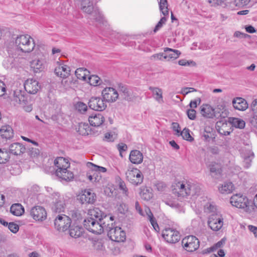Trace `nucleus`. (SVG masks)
Returning a JSON list of instances; mask_svg holds the SVG:
<instances>
[{"mask_svg": "<svg viewBox=\"0 0 257 257\" xmlns=\"http://www.w3.org/2000/svg\"><path fill=\"white\" fill-rule=\"evenodd\" d=\"M173 187L174 193L178 196H194L198 195L200 191V188L198 185L187 180L175 183L173 185Z\"/></svg>", "mask_w": 257, "mask_h": 257, "instance_id": "1", "label": "nucleus"}, {"mask_svg": "<svg viewBox=\"0 0 257 257\" xmlns=\"http://www.w3.org/2000/svg\"><path fill=\"white\" fill-rule=\"evenodd\" d=\"M54 165L57 168L55 174L58 178L66 181H70L73 179V173L68 170L70 167V163L67 159L63 157H57L54 161Z\"/></svg>", "mask_w": 257, "mask_h": 257, "instance_id": "2", "label": "nucleus"}, {"mask_svg": "<svg viewBox=\"0 0 257 257\" xmlns=\"http://www.w3.org/2000/svg\"><path fill=\"white\" fill-rule=\"evenodd\" d=\"M15 43L23 53L31 52L35 46L34 39L29 35H21L18 36L15 40Z\"/></svg>", "mask_w": 257, "mask_h": 257, "instance_id": "3", "label": "nucleus"}, {"mask_svg": "<svg viewBox=\"0 0 257 257\" xmlns=\"http://www.w3.org/2000/svg\"><path fill=\"white\" fill-rule=\"evenodd\" d=\"M84 226L87 230L95 234H101L106 227L105 222H100L92 217L84 219Z\"/></svg>", "mask_w": 257, "mask_h": 257, "instance_id": "4", "label": "nucleus"}, {"mask_svg": "<svg viewBox=\"0 0 257 257\" xmlns=\"http://www.w3.org/2000/svg\"><path fill=\"white\" fill-rule=\"evenodd\" d=\"M109 238L115 242H122L125 239V233L119 227L115 226L111 223V225L107 224L105 229Z\"/></svg>", "mask_w": 257, "mask_h": 257, "instance_id": "5", "label": "nucleus"}, {"mask_svg": "<svg viewBox=\"0 0 257 257\" xmlns=\"http://www.w3.org/2000/svg\"><path fill=\"white\" fill-rule=\"evenodd\" d=\"M125 175L127 180L134 186H138L143 182L144 176L141 171L137 168L130 166Z\"/></svg>", "mask_w": 257, "mask_h": 257, "instance_id": "6", "label": "nucleus"}, {"mask_svg": "<svg viewBox=\"0 0 257 257\" xmlns=\"http://www.w3.org/2000/svg\"><path fill=\"white\" fill-rule=\"evenodd\" d=\"M231 205L238 208L243 209L246 212L249 210L248 198L240 194H236L232 196L230 199Z\"/></svg>", "mask_w": 257, "mask_h": 257, "instance_id": "7", "label": "nucleus"}, {"mask_svg": "<svg viewBox=\"0 0 257 257\" xmlns=\"http://www.w3.org/2000/svg\"><path fill=\"white\" fill-rule=\"evenodd\" d=\"M77 199L81 204H93L96 200V195L90 189H84L77 196Z\"/></svg>", "mask_w": 257, "mask_h": 257, "instance_id": "8", "label": "nucleus"}, {"mask_svg": "<svg viewBox=\"0 0 257 257\" xmlns=\"http://www.w3.org/2000/svg\"><path fill=\"white\" fill-rule=\"evenodd\" d=\"M71 219L70 217L64 215H58L54 220L55 228L59 231L64 232L70 227Z\"/></svg>", "mask_w": 257, "mask_h": 257, "instance_id": "9", "label": "nucleus"}, {"mask_svg": "<svg viewBox=\"0 0 257 257\" xmlns=\"http://www.w3.org/2000/svg\"><path fill=\"white\" fill-rule=\"evenodd\" d=\"M182 245L186 250L192 252L199 248V241L196 236L188 235L182 239Z\"/></svg>", "mask_w": 257, "mask_h": 257, "instance_id": "10", "label": "nucleus"}, {"mask_svg": "<svg viewBox=\"0 0 257 257\" xmlns=\"http://www.w3.org/2000/svg\"><path fill=\"white\" fill-rule=\"evenodd\" d=\"M162 236L164 239L170 243H175L180 239V234L176 229L172 228H166L162 231Z\"/></svg>", "mask_w": 257, "mask_h": 257, "instance_id": "11", "label": "nucleus"}, {"mask_svg": "<svg viewBox=\"0 0 257 257\" xmlns=\"http://www.w3.org/2000/svg\"><path fill=\"white\" fill-rule=\"evenodd\" d=\"M208 225L209 228L214 231L219 230L223 224V218L221 215L218 213L211 214L208 220Z\"/></svg>", "mask_w": 257, "mask_h": 257, "instance_id": "12", "label": "nucleus"}, {"mask_svg": "<svg viewBox=\"0 0 257 257\" xmlns=\"http://www.w3.org/2000/svg\"><path fill=\"white\" fill-rule=\"evenodd\" d=\"M53 203L51 206L52 210L56 213L63 212L65 208V199L58 193L53 194Z\"/></svg>", "mask_w": 257, "mask_h": 257, "instance_id": "13", "label": "nucleus"}, {"mask_svg": "<svg viewBox=\"0 0 257 257\" xmlns=\"http://www.w3.org/2000/svg\"><path fill=\"white\" fill-rule=\"evenodd\" d=\"M88 105L91 109L99 111L104 110L107 106L103 98L99 97H91L88 102Z\"/></svg>", "mask_w": 257, "mask_h": 257, "instance_id": "14", "label": "nucleus"}, {"mask_svg": "<svg viewBox=\"0 0 257 257\" xmlns=\"http://www.w3.org/2000/svg\"><path fill=\"white\" fill-rule=\"evenodd\" d=\"M30 214L34 220L38 221H43L47 218L45 209L40 206H36L32 208Z\"/></svg>", "mask_w": 257, "mask_h": 257, "instance_id": "15", "label": "nucleus"}, {"mask_svg": "<svg viewBox=\"0 0 257 257\" xmlns=\"http://www.w3.org/2000/svg\"><path fill=\"white\" fill-rule=\"evenodd\" d=\"M102 96L104 100L108 102H114L118 97V93L113 87L104 88L102 91Z\"/></svg>", "mask_w": 257, "mask_h": 257, "instance_id": "16", "label": "nucleus"}, {"mask_svg": "<svg viewBox=\"0 0 257 257\" xmlns=\"http://www.w3.org/2000/svg\"><path fill=\"white\" fill-rule=\"evenodd\" d=\"M24 88L29 93L36 94L40 89V85L38 81L36 79L29 78L25 81Z\"/></svg>", "mask_w": 257, "mask_h": 257, "instance_id": "17", "label": "nucleus"}, {"mask_svg": "<svg viewBox=\"0 0 257 257\" xmlns=\"http://www.w3.org/2000/svg\"><path fill=\"white\" fill-rule=\"evenodd\" d=\"M241 156L243 158L244 166L248 168L251 166V162L254 157L253 153L251 151V147L249 146L246 148L242 149Z\"/></svg>", "mask_w": 257, "mask_h": 257, "instance_id": "18", "label": "nucleus"}, {"mask_svg": "<svg viewBox=\"0 0 257 257\" xmlns=\"http://www.w3.org/2000/svg\"><path fill=\"white\" fill-rule=\"evenodd\" d=\"M200 113L204 117L213 118L216 116L215 108L207 103L203 104L200 107Z\"/></svg>", "mask_w": 257, "mask_h": 257, "instance_id": "19", "label": "nucleus"}, {"mask_svg": "<svg viewBox=\"0 0 257 257\" xmlns=\"http://www.w3.org/2000/svg\"><path fill=\"white\" fill-rule=\"evenodd\" d=\"M70 67L63 63L57 64V66L55 69V74L61 78H66L70 75Z\"/></svg>", "mask_w": 257, "mask_h": 257, "instance_id": "20", "label": "nucleus"}, {"mask_svg": "<svg viewBox=\"0 0 257 257\" xmlns=\"http://www.w3.org/2000/svg\"><path fill=\"white\" fill-rule=\"evenodd\" d=\"M143 155L140 151L134 150L131 151L129 155V160L132 164H140L143 162Z\"/></svg>", "mask_w": 257, "mask_h": 257, "instance_id": "21", "label": "nucleus"}, {"mask_svg": "<svg viewBox=\"0 0 257 257\" xmlns=\"http://www.w3.org/2000/svg\"><path fill=\"white\" fill-rule=\"evenodd\" d=\"M88 214L89 215V217L94 218L99 222H100V221L105 222L104 220L107 218L106 215H104L98 208L96 207L89 209Z\"/></svg>", "mask_w": 257, "mask_h": 257, "instance_id": "22", "label": "nucleus"}, {"mask_svg": "<svg viewBox=\"0 0 257 257\" xmlns=\"http://www.w3.org/2000/svg\"><path fill=\"white\" fill-rule=\"evenodd\" d=\"M20 48L17 46L14 43H10L7 45V51L9 55V57L13 58H17L20 55V53L23 52L22 50H20Z\"/></svg>", "mask_w": 257, "mask_h": 257, "instance_id": "23", "label": "nucleus"}, {"mask_svg": "<svg viewBox=\"0 0 257 257\" xmlns=\"http://www.w3.org/2000/svg\"><path fill=\"white\" fill-rule=\"evenodd\" d=\"M91 125L98 127L101 126L104 121V117L100 113L93 114L88 118Z\"/></svg>", "mask_w": 257, "mask_h": 257, "instance_id": "24", "label": "nucleus"}, {"mask_svg": "<svg viewBox=\"0 0 257 257\" xmlns=\"http://www.w3.org/2000/svg\"><path fill=\"white\" fill-rule=\"evenodd\" d=\"M234 109L240 111H244L248 108V103L245 99L241 97H236L232 100Z\"/></svg>", "mask_w": 257, "mask_h": 257, "instance_id": "25", "label": "nucleus"}, {"mask_svg": "<svg viewBox=\"0 0 257 257\" xmlns=\"http://www.w3.org/2000/svg\"><path fill=\"white\" fill-rule=\"evenodd\" d=\"M86 176L88 179L92 183H100L102 180V176L98 171L93 170V168H89Z\"/></svg>", "mask_w": 257, "mask_h": 257, "instance_id": "26", "label": "nucleus"}, {"mask_svg": "<svg viewBox=\"0 0 257 257\" xmlns=\"http://www.w3.org/2000/svg\"><path fill=\"white\" fill-rule=\"evenodd\" d=\"M25 151V148L19 143L12 144L9 147V152L14 155H20L24 153Z\"/></svg>", "mask_w": 257, "mask_h": 257, "instance_id": "27", "label": "nucleus"}, {"mask_svg": "<svg viewBox=\"0 0 257 257\" xmlns=\"http://www.w3.org/2000/svg\"><path fill=\"white\" fill-rule=\"evenodd\" d=\"M69 228L70 235L74 238H77L80 236L83 231V228L78 225L77 222L72 225H70Z\"/></svg>", "mask_w": 257, "mask_h": 257, "instance_id": "28", "label": "nucleus"}, {"mask_svg": "<svg viewBox=\"0 0 257 257\" xmlns=\"http://www.w3.org/2000/svg\"><path fill=\"white\" fill-rule=\"evenodd\" d=\"M145 213L146 214V216H147L148 219L150 220L151 225L153 227L154 229L157 232H158L160 230V228L158 224L157 223V220L156 218L154 217V215L151 212L150 209L146 207L145 208Z\"/></svg>", "mask_w": 257, "mask_h": 257, "instance_id": "29", "label": "nucleus"}, {"mask_svg": "<svg viewBox=\"0 0 257 257\" xmlns=\"http://www.w3.org/2000/svg\"><path fill=\"white\" fill-rule=\"evenodd\" d=\"M0 134L2 137L6 140L11 139L14 136L13 130L10 125L3 126L0 129Z\"/></svg>", "mask_w": 257, "mask_h": 257, "instance_id": "30", "label": "nucleus"}, {"mask_svg": "<svg viewBox=\"0 0 257 257\" xmlns=\"http://www.w3.org/2000/svg\"><path fill=\"white\" fill-rule=\"evenodd\" d=\"M31 67L35 72H41L44 68V61L39 59L33 60L31 63Z\"/></svg>", "mask_w": 257, "mask_h": 257, "instance_id": "31", "label": "nucleus"}, {"mask_svg": "<svg viewBox=\"0 0 257 257\" xmlns=\"http://www.w3.org/2000/svg\"><path fill=\"white\" fill-rule=\"evenodd\" d=\"M216 111L220 114L219 116L221 117L225 118L227 116L229 112L226 108V102L222 101L219 102L216 106Z\"/></svg>", "mask_w": 257, "mask_h": 257, "instance_id": "32", "label": "nucleus"}, {"mask_svg": "<svg viewBox=\"0 0 257 257\" xmlns=\"http://www.w3.org/2000/svg\"><path fill=\"white\" fill-rule=\"evenodd\" d=\"M11 213L15 216H20L24 214L25 209L24 207L20 203L13 204L10 208Z\"/></svg>", "mask_w": 257, "mask_h": 257, "instance_id": "33", "label": "nucleus"}, {"mask_svg": "<svg viewBox=\"0 0 257 257\" xmlns=\"http://www.w3.org/2000/svg\"><path fill=\"white\" fill-rule=\"evenodd\" d=\"M164 51L165 52L167 53V54L165 55V56H166V59H168V61L172 59H176L178 58L181 54L179 51L169 48H165Z\"/></svg>", "mask_w": 257, "mask_h": 257, "instance_id": "34", "label": "nucleus"}, {"mask_svg": "<svg viewBox=\"0 0 257 257\" xmlns=\"http://www.w3.org/2000/svg\"><path fill=\"white\" fill-rule=\"evenodd\" d=\"M228 122L232 125V126L239 128H243L245 126V123L244 120L236 117H229Z\"/></svg>", "mask_w": 257, "mask_h": 257, "instance_id": "35", "label": "nucleus"}, {"mask_svg": "<svg viewBox=\"0 0 257 257\" xmlns=\"http://www.w3.org/2000/svg\"><path fill=\"white\" fill-rule=\"evenodd\" d=\"M13 100L16 102V104L22 106L26 104L27 102V98L21 91L15 92Z\"/></svg>", "mask_w": 257, "mask_h": 257, "instance_id": "36", "label": "nucleus"}, {"mask_svg": "<svg viewBox=\"0 0 257 257\" xmlns=\"http://www.w3.org/2000/svg\"><path fill=\"white\" fill-rule=\"evenodd\" d=\"M234 189L233 185L231 182H224L218 187L219 192L222 194H228Z\"/></svg>", "mask_w": 257, "mask_h": 257, "instance_id": "37", "label": "nucleus"}, {"mask_svg": "<svg viewBox=\"0 0 257 257\" xmlns=\"http://www.w3.org/2000/svg\"><path fill=\"white\" fill-rule=\"evenodd\" d=\"M149 90H151L155 99L159 102H163L162 90L161 89L158 87H150Z\"/></svg>", "mask_w": 257, "mask_h": 257, "instance_id": "38", "label": "nucleus"}, {"mask_svg": "<svg viewBox=\"0 0 257 257\" xmlns=\"http://www.w3.org/2000/svg\"><path fill=\"white\" fill-rule=\"evenodd\" d=\"M140 195L142 199L144 200L149 201L153 197V193L146 187H142L141 188Z\"/></svg>", "mask_w": 257, "mask_h": 257, "instance_id": "39", "label": "nucleus"}, {"mask_svg": "<svg viewBox=\"0 0 257 257\" xmlns=\"http://www.w3.org/2000/svg\"><path fill=\"white\" fill-rule=\"evenodd\" d=\"M209 170L214 176H220L222 172V169L220 164L215 162H212L209 165Z\"/></svg>", "mask_w": 257, "mask_h": 257, "instance_id": "40", "label": "nucleus"}, {"mask_svg": "<svg viewBox=\"0 0 257 257\" xmlns=\"http://www.w3.org/2000/svg\"><path fill=\"white\" fill-rule=\"evenodd\" d=\"M89 72L84 68H79L75 71V75L78 79L85 80H87V76Z\"/></svg>", "mask_w": 257, "mask_h": 257, "instance_id": "41", "label": "nucleus"}, {"mask_svg": "<svg viewBox=\"0 0 257 257\" xmlns=\"http://www.w3.org/2000/svg\"><path fill=\"white\" fill-rule=\"evenodd\" d=\"M78 132L82 136H87L90 135L91 129L88 124L85 123H80L79 124Z\"/></svg>", "mask_w": 257, "mask_h": 257, "instance_id": "42", "label": "nucleus"}, {"mask_svg": "<svg viewBox=\"0 0 257 257\" xmlns=\"http://www.w3.org/2000/svg\"><path fill=\"white\" fill-rule=\"evenodd\" d=\"M16 64V61L15 58L8 57L6 58L3 62V65L4 67L7 69H12L15 67Z\"/></svg>", "mask_w": 257, "mask_h": 257, "instance_id": "43", "label": "nucleus"}, {"mask_svg": "<svg viewBox=\"0 0 257 257\" xmlns=\"http://www.w3.org/2000/svg\"><path fill=\"white\" fill-rule=\"evenodd\" d=\"M160 12L164 16H168V4L167 0H160L159 3Z\"/></svg>", "mask_w": 257, "mask_h": 257, "instance_id": "44", "label": "nucleus"}, {"mask_svg": "<svg viewBox=\"0 0 257 257\" xmlns=\"http://www.w3.org/2000/svg\"><path fill=\"white\" fill-rule=\"evenodd\" d=\"M88 83L90 85L96 86H100L101 85V80L100 78L95 75H92L88 78Z\"/></svg>", "mask_w": 257, "mask_h": 257, "instance_id": "45", "label": "nucleus"}, {"mask_svg": "<svg viewBox=\"0 0 257 257\" xmlns=\"http://www.w3.org/2000/svg\"><path fill=\"white\" fill-rule=\"evenodd\" d=\"M250 2V0H234L231 4L230 7L232 8L237 7L242 8L246 6Z\"/></svg>", "mask_w": 257, "mask_h": 257, "instance_id": "46", "label": "nucleus"}, {"mask_svg": "<svg viewBox=\"0 0 257 257\" xmlns=\"http://www.w3.org/2000/svg\"><path fill=\"white\" fill-rule=\"evenodd\" d=\"M179 135H181L184 140L189 142H192L194 140L193 138L190 134V130L188 128H185L180 132Z\"/></svg>", "mask_w": 257, "mask_h": 257, "instance_id": "47", "label": "nucleus"}, {"mask_svg": "<svg viewBox=\"0 0 257 257\" xmlns=\"http://www.w3.org/2000/svg\"><path fill=\"white\" fill-rule=\"evenodd\" d=\"M87 167L88 168H93V170L97 171L99 173H105L107 171L106 168L95 165L91 162H88L87 163Z\"/></svg>", "mask_w": 257, "mask_h": 257, "instance_id": "48", "label": "nucleus"}, {"mask_svg": "<svg viewBox=\"0 0 257 257\" xmlns=\"http://www.w3.org/2000/svg\"><path fill=\"white\" fill-rule=\"evenodd\" d=\"M10 159L9 153L5 149H0V164L7 163Z\"/></svg>", "mask_w": 257, "mask_h": 257, "instance_id": "49", "label": "nucleus"}, {"mask_svg": "<svg viewBox=\"0 0 257 257\" xmlns=\"http://www.w3.org/2000/svg\"><path fill=\"white\" fill-rule=\"evenodd\" d=\"M150 59L154 61L158 60L163 61L166 59V56L163 53H157L152 55L150 57Z\"/></svg>", "mask_w": 257, "mask_h": 257, "instance_id": "50", "label": "nucleus"}, {"mask_svg": "<svg viewBox=\"0 0 257 257\" xmlns=\"http://www.w3.org/2000/svg\"><path fill=\"white\" fill-rule=\"evenodd\" d=\"M95 247L96 250L100 251V255L104 256L106 254L105 247L101 242L96 243Z\"/></svg>", "mask_w": 257, "mask_h": 257, "instance_id": "51", "label": "nucleus"}, {"mask_svg": "<svg viewBox=\"0 0 257 257\" xmlns=\"http://www.w3.org/2000/svg\"><path fill=\"white\" fill-rule=\"evenodd\" d=\"M205 211L208 213H213L216 210V206L212 203H207L204 206Z\"/></svg>", "mask_w": 257, "mask_h": 257, "instance_id": "52", "label": "nucleus"}, {"mask_svg": "<svg viewBox=\"0 0 257 257\" xmlns=\"http://www.w3.org/2000/svg\"><path fill=\"white\" fill-rule=\"evenodd\" d=\"M167 21V18L166 16H164L161 18L159 22L157 23L155 28L154 30V32H156L159 30H160L163 26V24H164Z\"/></svg>", "mask_w": 257, "mask_h": 257, "instance_id": "53", "label": "nucleus"}, {"mask_svg": "<svg viewBox=\"0 0 257 257\" xmlns=\"http://www.w3.org/2000/svg\"><path fill=\"white\" fill-rule=\"evenodd\" d=\"M117 210L121 214H125V212L127 210V207L125 204L120 203L117 205Z\"/></svg>", "mask_w": 257, "mask_h": 257, "instance_id": "54", "label": "nucleus"}, {"mask_svg": "<svg viewBox=\"0 0 257 257\" xmlns=\"http://www.w3.org/2000/svg\"><path fill=\"white\" fill-rule=\"evenodd\" d=\"M119 189L122 191V193L125 196H128V191L125 183L121 181L119 183Z\"/></svg>", "mask_w": 257, "mask_h": 257, "instance_id": "55", "label": "nucleus"}, {"mask_svg": "<svg viewBox=\"0 0 257 257\" xmlns=\"http://www.w3.org/2000/svg\"><path fill=\"white\" fill-rule=\"evenodd\" d=\"M155 187L158 191L162 192L166 190L167 185L163 182H158L155 184Z\"/></svg>", "mask_w": 257, "mask_h": 257, "instance_id": "56", "label": "nucleus"}, {"mask_svg": "<svg viewBox=\"0 0 257 257\" xmlns=\"http://www.w3.org/2000/svg\"><path fill=\"white\" fill-rule=\"evenodd\" d=\"M118 90L120 93H122L123 95V96L126 97L128 96V89L125 85H123L120 84L118 86Z\"/></svg>", "mask_w": 257, "mask_h": 257, "instance_id": "57", "label": "nucleus"}, {"mask_svg": "<svg viewBox=\"0 0 257 257\" xmlns=\"http://www.w3.org/2000/svg\"><path fill=\"white\" fill-rule=\"evenodd\" d=\"M8 226V228L13 233H17L19 229V226L17 224H16L14 222L9 223V225Z\"/></svg>", "mask_w": 257, "mask_h": 257, "instance_id": "58", "label": "nucleus"}, {"mask_svg": "<svg viewBox=\"0 0 257 257\" xmlns=\"http://www.w3.org/2000/svg\"><path fill=\"white\" fill-rule=\"evenodd\" d=\"M117 148L119 151V155L122 157V153L126 151L127 147V145L124 143H119L117 145Z\"/></svg>", "mask_w": 257, "mask_h": 257, "instance_id": "59", "label": "nucleus"}, {"mask_svg": "<svg viewBox=\"0 0 257 257\" xmlns=\"http://www.w3.org/2000/svg\"><path fill=\"white\" fill-rule=\"evenodd\" d=\"M69 215L71 216L72 218L76 221L78 220L80 216V214L77 210H73L70 211Z\"/></svg>", "mask_w": 257, "mask_h": 257, "instance_id": "60", "label": "nucleus"}, {"mask_svg": "<svg viewBox=\"0 0 257 257\" xmlns=\"http://www.w3.org/2000/svg\"><path fill=\"white\" fill-rule=\"evenodd\" d=\"M196 91V90L192 87H184L181 89V93L183 95H187L190 92Z\"/></svg>", "mask_w": 257, "mask_h": 257, "instance_id": "61", "label": "nucleus"}, {"mask_svg": "<svg viewBox=\"0 0 257 257\" xmlns=\"http://www.w3.org/2000/svg\"><path fill=\"white\" fill-rule=\"evenodd\" d=\"M187 114L189 119L194 120L196 118V111L194 109H188Z\"/></svg>", "mask_w": 257, "mask_h": 257, "instance_id": "62", "label": "nucleus"}, {"mask_svg": "<svg viewBox=\"0 0 257 257\" xmlns=\"http://www.w3.org/2000/svg\"><path fill=\"white\" fill-rule=\"evenodd\" d=\"M76 108L80 112H85L87 110L86 105L83 102H78Z\"/></svg>", "mask_w": 257, "mask_h": 257, "instance_id": "63", "label": "nucleus"}, {"mask_svg": "<svg viewBox=\"0 0 257 257\" xmlns=\"http://www.w3.org/2000/svg\"><path fill=\"white\" fill-rule=\"evenodd\" d=\"M226 0H208L209 4L212 6L221 5Z\"/></svg>", "mask_w": 257, "mask_h": 257, "instance_id": "64", "label": "nucleus"}]
</instances>
